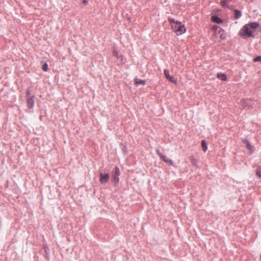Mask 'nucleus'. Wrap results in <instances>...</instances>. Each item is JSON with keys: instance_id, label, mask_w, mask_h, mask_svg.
<instances>
[{"instance_id": "5", "label": "nucleus", "mask_w": 261, "mask_h": 261, "mask_svg": "<svg viewBox=\"0 0 261 261\" xmlns=\"http://www.w3.org/2000/svg\"><path fill=\"white\" fill-rule=\"evenodd\" d=\"M120 170L118 167L115 168V173L113 175V180L116 184H118L119 181V176L120 175Z\"/></svg>"}, {"instance_id": "25", "label": "nucleus", "mask_w": 261, "mask_h": 261, "mask_svg": "<svg viewBox=\"0 0 261 261\" xmlns=\"http://www.w3.org/2000/svg\"><path fill=\"white\" fill-rule=\"evenodd\" d=\"M260 32H261V27H260Z\"/></svg>"}, {"instance_id": "23", "label": "nucleus", "mask_w": 261, "mask_h": 261, "mask_svg": "<svg viewBox=\"0 0 261 261\" xmlns=\"http://www.w3.org/2000/svg\"><path fill=\"white\" fill-rule=\"evenodd\" d=\"M83 2L85 4H86L87 3V1L86 0H84L83 1Z\"/></svg>"}, {"instance_id": "7", "label": "nucleus", "mask_w": 261, "mask_h": 261, "mask_svg": "<svg viewBox=\"0 0 261 261\" xmlns=\"http://www.w3.org/2000/svg\"><path fill=\"white\" fill-rule=\"evenodd\" d=\"M160 158L161 160L164 161L165 162H166L171 165H173V161L171 159L167 158L165 155H164L162 154L161 156H160Z\"/></svg>"}, {"instance_id": "16", "label": "nucleus", "mask_w": 261, "mask_h": 261, "mask_svg": "<svg viewBox=\"0 0 261 261\" xmlns=\"http://www.w3.org/2000/svg\"><path fill=\"white\" fill-rule=\"evenodd\" d=\"M244 142L246 144V146L248 149L251 150L252 148V146L251 144L247 140H245Z\"/></svg>"}, {"instance_id": "18", "label": "nucleus", "mask_w": 261, "mask_h": 261, "mask_svg": "<svg viewBox=\"0 0 261 261\" xmlns=\"http://www.w3.org/2000/svg\"><path fill=\"white\" fill-rule=\"evenodd\" d=\"M42 69L44 71H47L48 70V65L47 64V63H45L43 66H42Z\"/></svg>"}, {"instance_id": "2", "label": "nucleus", "mask_w": 261, "mask_h": 261, "mask_svg": "<svg viewBox=\"0 0 261 261\" xmlns=\"http://www.w3.org/2000/svg\"><path fill=\"white\" fill-rule=\"evenodd\" d=\"M168 21L171 24L173 31L177 35H181L186 32L185 25L180 21L169 18Z\"/></svg>"}, {"instance_id": "17", "label": "nucleus", "mask_w": 261, "mask_h": 261, "mask_svg": "<svg viewBox=\"0 0 261 261\" xmlns=\"http://www.w3.org/2000/svg\"><path fill=\"white\" fill-rule=\"evenodd\" d=\"M113 55L116 57L117 59L120 58V56L119 55L118 51L116 49H114L113 51Z\"/></svg>"}, {"instance_id": "22", "label": "nucleus", "mask_w": 261, "mask_h": 261, "mask_svg": "<svg viewBox=\"0 0 261 261\" xmlns=\"http://www.w3.org/2000/svg\"><path fill=\"white\" fill-rule=\"evenodd\" d=\"M245 100H241V105H242L244 107H245V105H244V103H245Z\"/></svg>"}, {"instance_id": "21", "label": "nucleus", "mask_w": 261, "mask_h": 261, "mask_svg": "<svg viewBox=\"0 0 261 261\" xmlns=\"http://www.w3.org/2000/svg\"><path fill=\"white\" fill-rule=\"evenodd\" d=\"M156 154L159 156H161L162 155V154L160 152V151L159 150H156Z\"/></svg>"}, {"instance_id": "10", "label": "nucleus", "mask_w": 261, "mask_h": 261, "mask_svg": "<svg viewBox=\"0 0 261 261\" xmlns=\"http://www.w3.org/2000/svg\"><path fill=\"white\" fill-rule=\"evenodd\" d=\"M28 106L29 108H33L34 105V97L29 98L27 100Z\"/></svg>"}, {"instance_id": "8", "label": "nucleus", "mask_w": 261, "mask_h": 261, "mask_svg": "<svg viewBox=\"0 0 261 261\" xmlns=\"http://www.w3.org/2000/svg\"><path fill=\"white\" fill-rule=\"evenodd\" d=\"M211 20L212 21L216 22L218 24H220L222 23L223 20L219 17L217 16L213 15L211 17Z\"/></svg>"}, {"instance_id": "19", "label": "nucleus", "mask_w": 261, "mask_h": 261, "mask_svg": "<svg viewBox=\"0 0 261 261\" xmlns=\"http://www.w3.org/2000/svg\"><path fill=\"white\" fill-rule=\"evenodd\" d=\"M254 62H261V56H258L253 59Z\"/></svg>"}, {"instance_id": "12", "label": "nucleus", "mask_w": 261, "mask_h": 261, "mask_svg": "<svg viewBox=\"0 0 261 261\" xmlns=\"http://www.w3.org/2000/svg\"><path fill=\"white\" fill-rule=\"evenodd\" d=\"M234 18L236 19H238L241 16L242 13L240 10H234Z\"/></svg>"}, {"instance_id": "20", "label": "nucleus", "mask_w": 261, "mask_h": 261, "mask_svg": "<svg viewBox=\"0 0 261 261\" xmlns=\"http://www.w3.org/2000/svg\"><path fill=\"white\" fill-rule=\"evenodd\" d=\"M191 161L193 164H195L196 163V160L194 159V156L191 157Z\"/></svg>"}, {"instance_id": "24", "label": "nucleus", "mask_w": 261, "mask_h": 261, "mask_svg": "<svg viewBox=\"0 0 261 261\" xmlns=\"http://www.w3.org/2000/svg\"><path fill=\"white\" fill-rule=\"evenodd\" d=\"M260 260L261 261V255H260Z\"/></svg>"}, {"instance_id": "9", "label": "nucleus", "mask_w": 261, "mask_h": 261, "mask_svg": "<svg viewBox=\"0 0 261 261\" xmlns=\"http://www.w3.org/2000/svg\"><path fill=\"white\" fill-rule=\"evenodd\" d=\"M134 82L135 85L136 86H138L139 85H145L146 84V81L145 80L139 79L137 78L135 79Z\"/></svg>"}, {"instance_id": "3", "label": "nucleus", "mask_w": 261, "mask_h": 261, "mask_svg": "<svg viewBox=\"0 0 261 261\" xmlns=\"http://www.w3.org/2000/svg\"><path fill=\"white\" fill-rule=\"evenodd\" d=\"M164 75L166 78L170 82L173 83V84H176L177 81L174 79V77L172 76H171L169 74V71L167 69H164Z\"/></svg>"}, {"instance_id": "14", "label": "nucleus", "mask_w": 261, "mask_h": 261, "mask_svg": "<svg viewBox=\"0 0 261 261\" xmlns=\"http://www.w3.org/2000/svg\"><path fill=\"white\" fill-rule=\"evenodd\" d=\"M230 2V0H221V4L222 6L223 7H228V4Z\"/></svg>"}, {"instance_id": "15", "label": "nucleus", "mask_w": 261, "mask_h": 261, "mask_svg": "<svg viewBox=\"0 0 261 261\" xmlns=\"http://www.w3.org/2000/svg\"><path fill=\"white\" fill-rule=\"evenodd\" d=\"M201 146H202L203 151L205 152L207 149V147L206 143L204 140H202Z\"/></svg>"}, {"instance_id": "11", "label": "nucleus", "mask_w": 261, "mask_h": 261, "mask_svg": "<svg viewBox=\"0 0 261 261\" xmlns=\"http://www.w3.org/2000/svg\"><path fill=\"white\" fill-rule=\"evenodd\" d=\"M217 77L223 81H225L227 80V77L225 74L222 73H218L217 74Z\"/></svg>"}, {"instance_id": "6", "label": "nucleus", "mask_w": 261, "mask_h": 261, "mask_svg": "<svg viewBox=\"0 0 261 261\" xmlns=\"http://www.w3.org/2000/svg\"><path fill=\"white\" fill-rule=\"evenodd\" d=\"M217 35H219L221 40H224L226 38V34L225 31L222 29H219L217 32Z\"/></svg>"}, {"instance_id": "4", "label": "nucleus", "mask_w": 261, "mask_h": 261, "mask_svg": "<svg viewBox=\"0 0 261 261\" xmlns=\"http://www.w3.org/2000/svg\"><path fill=\"white\" fill-rule=\"evenodd\" d=\"M110 178L109 174L100 173V181L102 184H105L108 182Z\"/></svg>"}, {"instance_id": "13", "label": "nucleus", "mask_w": 261, "mask_h": 261, "mask_svg": "<svg viewBox=\"0 0 261 261\" xmlns=\"http://www.w3.org/2000/svg\"><path fill=\"white\" fill-rule=\"evenodd\" d=\"M220 29L218 25H213L212 28V29L214 31V37H217V32L219 30V29ZM215 39V38H214V39Z\"/></svg>"}, {"instance_id": "1", "label": "nucleus", "mask_w": 261, "mask_h": 261, "mask_svg": "<svg viewBox=\"0 0 261 261\" xmlns=\"http://www.w3.org/2000/svg\"><path fill=\"white\" fill-rule=\"evenodd\" d=\"M259 26V24L256 22L247 23L240 30L239 35L241 36L253 37V33Z\"/></svg>"}]
</instances>
